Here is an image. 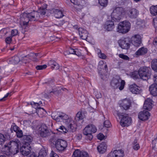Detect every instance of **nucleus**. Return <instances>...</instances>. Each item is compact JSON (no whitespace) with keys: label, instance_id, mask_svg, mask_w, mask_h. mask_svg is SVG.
Returning a JSON list of instances; mask_svg holds the SVG:
<instances>
[{"label":"nucleus","instance_id":"obj_26","mask_svg":"<svg viewBox=\"0 0 157 157\" xmlns=\"http://www.w3.org/2000/svg\"><path fill=\"white\" fill-rule=\"evenodd\" d=\"M150 93L153 96H157V83L152 84L149 88Z\"/></svg>","mask_w":157,"mask_h":157},{"label":"nucleus","instance_id":"obj_20","mask_svg":"<svg viewBox=\"0 0 157 157\" xmlns=\"http://www.w3.org/2000/svg\"><path fill=\"white\" fill-rule=\"evenodd\" d=\"M127 13L129 17L131 18H135L137 17L139 13V11L136 9H131L128 10Z\"/></svg>","mask_w":157,"mask_h":157},{"label":"nucleus","instance_id":"obj_10","mask_svg":"<svg viewBox=\"0 0 157 157\" xmlns=\"http://www.w3.org/2000/svg\"><path fill=\"white\" fill-rule=\"evenodd\" d=\"M72 123H73L74 122L71 121V123L68 126V130L64 126H61L57 128L56 130L62 133H66L68 131L70 132H74L76 130L75 125L74 124H73Z\"/></svg>","mask_w":157,"mask_h":157},{"label":"nucleus","instance_id":"obj_11","mask_svg":"<svg viewBox=\"0 0 157 157\" xmlns=\"http://www.w3.org/2000/svg\"><path fill=\"white\" fill-rule=\"evenodd\" d=\"M52 117L53 119L58 122L60 121L61 120L63 121L67 120L68 118V117L67 115L59 112H57V113H52Z\"/></svg>","mask_w":157,"mask_h":157},{"label":"nucleus","instance_id":"obj_54","mask_svg":"<svg viewBox=\"0 0 157 157\" xmlns=\"http://www.w3.org/2000/svg\"><path fill=\"white\" fill-rule=\"evenodd\" d=\"M13 130L16 132L17 131L20 129V128L16 125H14L13 127Z\"/></svg>","mask_w":157,"mask_h":157},{"label":"nucleus","instance_id":"obj_9","mask_svg":"<svg viewBox=\"0 0 157 157\" xmlns=\"http://www.w3.org/2000/svg\"><path fill=\"white\" fill-rule=\"evenodd\" d=\"M119 46L122 49H128L130 47L131 40L128 37H126L121 39L118 41Z\"/></svg>","mask_w":157,"mask_h":157},{"label":"nucleus","instance_id":"obj_16","mask_svg":"<svg viewBox=\"0 0 157 157\" xmlns=\"http://www.w3.org/2000/svg\"><path fill=\"white\" fill-rule=\"evenodd\" d=\"M72 157H90L88 153L86 151L76 150L73 152Z\"/></svg>","mask_w":157,"mask_h":157},{"label":"nucleus","instance_id":"obj_39","mask_svg":"<svg viewBox=\"0 0 157 157\" xmlns=\"http://www.w3.org/2000/svg\"><path fill=\"white\" fill-rule=\"evenodd\" d=\"M152 148L154 150L155 152L157 154V137L152 141Z\"/></svg>","mask_w":157,"mask_h":157},{"label":"nucleus","instance_id":"obj_19","mask_svg":"<svg viewBox=\"0 0 157 157\" xmlns=\"http://www.w3.org/2000/svg\"><path fill=\"white\" fill-rule=\"evenodd\" d=\"M104 28L107 31L113 30L115 28L114 22L111 20L107 21L104 25Z\"/></svg>","mask_w":157,"mask_h":157},{"label":"nucleus","instance_id":"obj_13","mask_svg":"<svg viewBox=\"0 0 157 157\" xmlns=\"http://www.w3.org/2000/svg\"><path fill=\"white\" fill-rule=\"evenodd\" d=\"M39 132L41 136L45 137L50 135L47 126L45 124H42L39 128Z\"/></svg>","mask_w":157,"mask_h":157},{"label":"nucleus","instance_id":"obj_5","mask_svg":"<svg viewBox=\"0 0 157 157\" xmlns=\"http://www.w3.org/2000/svg\"><path fill=\"white\" fill-rule=\"evenodd\" d=\"M124 9L121 7L115 8L111 14L112 20L115 21H119L121 18L122 15L125 14Z\"/></svg>","mask_w":157,"mask_h":157},{"label":"nucleus","instance_id":"obj_53","mask_svg":"<svg viewBox=\"0 0 157 157\" xmlns=\"http://www.w3.org/2000/svg\"><path fill=\"white\" fill-rule=\"evenodd\" d=\"M50 157H59L58 155L52 151L50 154Z\"/></svg>","mask_w":157,"mask_h":157},{"label":"nucleus","instance_id":"obj_59","mask_svg":"<svg viewBox=\"0 0 157 157\" xmlns=\"http://www.w3.org/2000/svg\"><path fill=\"white\" fill-rule=\"evenodd\" d=\"M153 80L154 82L156 83H157V75H154Z\"/></svg>","mask_w":157,"mask_h":157},{"label":"nucleus","instance_id":"obj_3","mask_svg":"<svg viewBox=\"0 0 157 157\" xmlns=\"http://www.w3.org/2000/svg\"><path fill=\"white\" fill-rule=\"evenodd\" d=\"M151 70L149 67H141L138 71V74L141 79L147 80L151 78Z\"/></svg>","mask_w":157,"mask_h":157},{"label":"nucleus","instance_id":"obj_17","mask_svg":"<svg viewBox=\"0 0 157 157\" xmlns=\"http://www.w3.org/2000/svg\"><path fill=\"white\" fill-rule=\"evenodd\" d=\"M124 152L121 150H115L111 152L108 155V157H123Z\"/></svg>","mask_w":157,"mask_h":157},{"label":"nucleus","instance_id":"obj_32","mask_svg":"<svg viewBox=\"0 0 157 157\" xmlns=\"http://www.w3.org/2000/svg\"><path fill=\"white\" fill-rule=\"evenodd\" d=\"M20 61V58L17 56H15L9 59V62L11 64H17Z\"/></svg>","mask_w":157,"mask_h":157},{"label":"nucleus","instance_id":"obj_48","mask_svg":"<svg viewBox=\"0 0 157 157\" xmlns=\"http://www.w3.org/2000/svg\"><path fill=\"white\" fill-rule=\"evenodd\" d=\"M104 125L106 127H109L111 125L110 123L108 120L105 121L104 122Z\"/></svg>","mask_w":157,"mask_h":157},{"label":"nucleus","instance_id":"obj_4","mask_svg":"<svg viewBox=\"0 0 157 157\" xmlns=\"http://www.w3.org/2000/svg\"><path fill=\"white\" fill-rule=\"evenodd\" d=\"M97 130L96 127L93 124H90L86 126L83 131V134L86 136V139L87 140H91L93 138L92 133H95Z\"/></svg>","mask_w":157,"mask_h":157},{"label":"nucleus","instance_id":"obj_49","mask_svg":"<svg viewBox=\"0 0 157 157\" xmlns=\"http://www.w3.org/2000/svg\"><path fill=\"white\" fill-rule=\"evenodd\" d=\"M13 37H12L11 36H8L7 37L6 39V43L7 44H10L12 41V38Z\"/></svg>","mask_w":157,"mask_h":157},{"label":"nucleus","instance_id":"obj_64","mask_svg":"<svg viewBox=\"0 0 157 157\" xmlns=\"http://www.w3.org/2000/svg\"><path fill=\"white\" fill-rule=\"evenodd\" d=\"M73 28L74 29H77L78 28V26L77 25H74L73 26Z\"/></svg>","mask_w":157,"mask_h":157},{"label":"nucleus","instance_id":"obj_51","mask_svg":"<svg viewBox=\"0 0 157 157\" xmlns=\"http://www.w3.org/2000/svg\"><path fill=\"white\" fill-rule=\"evenodd\" d=\"M104 136L103 134L99 133L97 136V138L98 140H101L104 138Z\"/></svg>","mask_w":157,"mask_h":157},{"label":"nucleus","instance_id":"obj_55","mask_svg":"<svg viewBox=\"0 0 157 157\" xmlns=\"http://www.w3.org/2000/svg\"><path fill=\"white\" fill-rule=\"evenodd\" d=\"M82 135L81 134H78L76 136V138L78 140H80L82 138Z\"/></svg>","mask_w":157,"mask_h":157},{"label":"nucleus","instance_id":"obj_58","mask_svg":"<svg viewBox=\"0 0 157 157\" xmlns=\"http://www.w3.org/2000/svg\"><path fill=\"white\" fill-rule=\"evenodd\" d=\"M153 44L155 46H157V37L155 38L153 40Z\"/></svg>","mask_w":157,"mask_h":157},{"label":"nucleus","instance_id":"obj_46","mask_svg":"<svg viewBox=\"0 0 157 157\" xmlns=\"http://www.w3.org/2000/svg\"><path fill=\"white\" fill-rule=\"evenodd\" d=\"M16 136L17 138H21L22 137H23V132L21 130H19L16 132Z\"/></svg>","mask_w":157,"mask_h":157},{"label":"nucleus","instance_id":"obj_14","mask_svg":"<svg viewBox=\"0 0 157 157\" xmlns=\"http://www.w3.org/2000/svg\"><path fill=\"white\" fill-rule=\"evenodd\" d=\"M20 151L22 155H27L29 154L31 151L30 145L23 144L22 146L21 145Z\"/></svg>","mask_w":157,"mask_h":157},{"label":"nucleus","instance_id":"obj_24","mask_svg":"<svg viewBox=\"0 0 157 157\" xmlns=\"http://www.w3.org/2000/svg\"><path fill=\"white\" fill-rule=\"evenodd\" d=\"M131 105V102L130 100L124 99L120 104V106L125 110L129 109Z\"/></svg>","mask_w":157,"mask_h":157},{"label":"nucleus","instance_id":"obj_21","mask_svg":"<svg viewBox=\"0 0 157 157\" xmlns=\"http://www.w3.org/2000/svg\"><path fill=\"white\" fill-rule=\"evenodd\" d=\"M150 115L149 113L146 110L141 111L139 113L138 118L142 121H145L147 120Z\"/></svg>","mask_w":157,"mask_h":157},{"label":"nucleus","instance_id":"obj_36","mask_svg":"<svg viewBox=\"0 0 157 157\" xmlns=\"http://www.w3.org/2000/svg\"><path fill=\"white\" fill-rule=\"evenodd\" d=\"M9 30V28H5L1 29L0 31V38L6 35L8 32Z\"/></svg>","mask_w":157,"mask_h":157},{"label":"nucleus","instance_id":"obj_61","mask_svg":"<svg viewBox=\"0 0 157 157\" xmlns=\"http://www.w3.org/2000/svg\"><path fill=\"white\" fill-rule=\"evenodd\" d=\"M37 155L34 153H32L29 156V157H37Z\"/></svg>","mask_w":157,"mask_h":157},{"label":"nucleus","instance_id":"obj_27","mask_svg":"<svg viewBox=\"0 0 157 157\" xmlns=\"http://www.w3.org/2000/svg\"><path fill=\"white\" fill-rule=\"evenodd\" d=\"M147 48L144 47L140 48L135 53V54L137 56H143L146 54L148 52Z\"/></svg>","mask_w":157,"mask_h":157},{"label":"nucleus","instance_id":"obj_50","mask_svg":"<svg viewBox=\"0 0 157 157\" xmlns=\"http://www.w3.org/2000/svg\"><path fill=\"white\" fill-rule=\"evenodd\" d=\"M154 26L155 28V30L157 31V17L153 19Z\"/></svg>","mask_w":157,"mask_h":157},{"label":"nucleus","instance_id":"obj_8","mask_svg":"<svg viewBox=\"0 0 157 157\" xmlns=\"http://www.w3.org/2000/svg\"><path fill=\"white\" fill-rule=\"evenodd\" d=\"M111 85L114 89H117L119 87V89L122 90L124 88L125 82L124 80H121L120 78H113L111 82Z\"/></svg>","mask_w":157,"mask_h":157},{"label":"nucleus","instance_id":"obj_37","mask_svg":"<svg viewBox=\"0 0 157 157\" xmlns=\"http://www.w3.org/2000/svg\"><path fill=\"white\" fill-rule=\"evenodd\" d=\"M151 67L154 71L157 72V59H155L152 60Z\"/></svg>","mask_w":157,"mask_h":157},{"label":"nucleus","instance_id":"obj_6","mask_svg":"<svg viewBox=\"0 0 157 157\" xmlns=\"http://www.w3.org/2000/svg\"><path fill=\"white\" fill-rule=\"evenodd\" d=\"M131 24L128 21H125L119 23L117 28V32L120 33H125L130 30Z\"/></svg>","mask_w":157,"mask_h":157},{"label":"nucleus","instance_id":"obj_43","mask_svg":"<svg viewBox=\"0 0 157 157\" xmlns=\"http://www.w3.org/2000/svg\"><path fill=\"white\" fill-rule=\"evenodd\" d=\"M99 4L103 7L106 6L108 4V0H98Z\"/></svg>","mask_w":157,"mask_h":157},{"label":"nucleus","instance_id":"obj_45","mask_svg":"<svg viewBox=\"0 0 157 157\" xmlns=\"http://www.w3.org/2000/svg\"><path fill=\"white\" fill-rule=\"evenodd\" d=\"M47 66L46 64H44L40 65H37L36 67V68L37 70H42L45 69L47 67Z\"/></svg>","mask_w":157,"mask_h":157},{"label":"nucleus","instance_id":"obj_56","mask_svg":"<svg viewBox=\"0 0 157 157\" xmlns=\"http://www.w3.org/2000/svg\"><path fill=\"white\" fill-rule=\"evenodd\" d=\"M138 72H134L132 74V75L135 78H137L138 77Z\"/></svg>","mask_w":157,"mask_h":157},{"label":"nucleus","instance_id":"obj_23","mask_svg":"<svg viewBox=\"0 0 157 157\" xmlns=\"http://www.w3.org/2000/svg\"><path fill=\"white\" fill-rule=\"evenodd\" d=\"M78 32L80 37L83 40H86L88 33L86 29L82 28H79L78 29Z\"/></svg>","mask_w":157,"mask_h":157},{"label":"nucleus","instance_id":"obj_60","mask_svg":"<svg viewBox=\"0 0 157 157\" xmlns=\"http://www.w3.org/2000/svg\"><path fill=\"white\" fill-rule=\"evenodd\" d=\"M71 2L74 5H76L78 4L77 0H70Z\"/></svg>","mask_w":157,"mask_h":157},{"label":"nucleus","instance_id":"obj_41","mask_svg":"<svg viewBox=\"0 0 157 157\" xmlns=\"http://www.w3.org/2000/svg\"><path fill=\"white\" fill-rule=\"evenodd\" d=\"M98 57L100 58L103 59H106L107 58L105 54L102 53L101 52V50L100 49H98Z\"/></svg>","mask_w":157,"mask_h":157},{"label":"nucleus","instance_id":"obj_42","mask_svg":"<svg viewBox=\"0 0 157 157\" xmlns=\"http://www.w3.org/2000/svg\"><path fill=\"white\" fill-rule=\"evenodd\" d=\"M18 31L17 29H12L11 31V36L13 37L16 36L18 35Z\"/></svg>","mask_w":157,"mask_h":157},{"label":"nucleus","instance_id":"obj_31","mask_svg":"<svg viewBox=\"0 0 157 157\" xmlns=\"http://www.w3.org/2000/svg\"><path fill=\"white\" fill-rule=\"evenodd\" d=\"M69 54L75 55L78 56L81 55V53L78 50L76 49H73L71 47L69 48L67 50Z\"/></svg>","mask_w":157,"mask_h":157},{"label":"nucleus","instance_id":"obj_47","mask_svg":"<svg viewBox=\"0 0 157 157\" xmlns=\"http://www.w3.org/2000/svg\"><path fill=\"white\" fill-rule=\"evenodd\" d=\"M119 56L120 58L125 60H129L130 59L127 56L124 55L123 54H120Z\"/></svg>","mask_w":157,"mask_h":157},{"label":"nucleus","instance_id":"obj_44","mask_svg":"<svg viewBox=\"0 0 157 157\" xmlns=\"http://www.w3.org/2000/svg\"><path fill=\"white\" fill-rule=\"evenodd\" d=\"M6 140V138L4 136L0 133V144H2L4 143Z\"/></svg>","mask_w":157,"mask_h":157},{"label":"nucleus","instance_id":"obj_29","mask_svg":"<svg viewBox=\"0 0 157 157\" xmlns=\"http://www.w3.org/2000/svg\"><path fill=\"white\" fill-rule=\"evenodd\" d=\"M48 65L52 69H58L59 68L58 64L54 60H50L48 63Z\"/></svg>","mask_w":157,"mask_h":157},{"label":"nucleus","instance_id":"obj_33","mask_svg":"<svg viewBox=\"0 0 157 157\" xmlns=\"http://www.w3.org/2000/svg\"><path fill=\"white\" fill-rule=\"evenodd\" d=\"M53 12L54 16L56 18H60L64 16L63 12L60 10L55 9Z\"/></svg>","mask_w":157,"mask_h":157},{"label":"nucleus","instance_id":"obj_35","mask_svg":"<svg viewBox=\"0 0 157 157\" xmlns=\"http://www.w3.org/2000/svg\"><path fill=\"white\" fill-rule=\"evenodd\" d=\"M83 119V116L81 112H78L76 114L75 119L76 122L80 120Z\"/></svg>","mask_w":157,"mask_h":157},{"label":"nucleus","instance_id":"obj_52","mask_svg":"<svg viewBox=\"0 0 157 157\" xmlns=\"http://www.w3.org/2000/svg\"><path fill=\"white\" fill-rule=\"evenodd\" d=\"M31 105L35 109H36L39 105L38 103L34 102L33 101L31 102Z\"/></svg>","mask_w":157,"mask_h":157},{"label":"nucleus","instance_id":"obj_15","mask_svg":"<svg viewBox=\"0 0 157 157\" xmlns=\"http://www.w3.org/2000/svg\"><path fill=\"white\" fill-rule=\"evenodd\" d=\"M130 40L132 43L136 47L139 46L141 43V37L139 35H134Z\"/></svg>","mask_w":157,"mask_h":157},{"label":"nucleus","instance_id":"obj_18","mask_svg":"<svg viewBox=\"0 0 157 157\" xmlns=\"http://www.w3.org/2000/svg\"><path fill=\"white\" fill-rule=\"evenodd\" d=\"M129 89L131 92L134 94H139L142 91L141 88L135 83L129 86Z\"/></svg>","mask_w":157,"mask_h":157},{"label":"nucleus","instance_id":"obj_40","mask_svg":"<svg viewBox=\"0 0 157 157\" xmlns=\"http://www.w3.org/2000/svg\"><path fill=\"white\" fill-rule=\"evenodd\" d=\"M47 152V151L45 150H41L39 152L37 157H46Z\"/></svg>","mask_w":157,"mask_h":157},{"label":"nucleus","instance_id":"obj_38","mask_svg":"<svg viewBox=\"0 0 157 157\" xmlns=\"http://www.w3.org/2000/svg\"><path fill=\"white\" fill-rule=\"evenodd\" d=\"M132 147L135 150L137 151L140 149V147L137 140L135 139L132 143Z\"/></svg>","mask_w":157,"mask_h":157},{"label":"nucleus","instance_id":"obj_7","mask_svg":"<svg viewBox=\"0 0 157 157\" xmlns=\"http://www.w3.org/2000/svg\"><path fill=\"white\" fill-rule=\"evenodd\" d=\"M117 116L119 118H121L120 124L123 127L128 126L131 123V119L127 114L117 113Z\"/></svg>","mask_w":157,"mask_h":157},{"label":"nucleus","instance_id":"obj_34","mask_svg":"<svg viewBox=\"0 0 157 157\" xmlns=\"http://www.w3.org/2000/svg\"><path fill=\"white\" fill-rule=\"evenodd\" d=\"M150 11L151 14L153 16L157 15V5L152 6L150 8Z\"/></svg>","mask_w":157,"mask_h":157},{"label":"nucleus","instance_id":"obj_30","mask_svg":"<svg viewBox=\"0 0 157 157\" xmlns=\"http://www.w3.org/2000/svg\"><path fill=\"white\" fill-rule=\"evenodd\" d=\"M46 9L43 7H40L38 11H33V12H36L38 13L39 17L38 18V20L39 18H42L43 16L46 13Z\"/></svg>","mask_w":157,"mask_h":157},{"label":"nucleus","instance_id":"obj_1","mask_svg":"<svg viewBox=\"0 0 157 157\" xmlns=\"http://www.w3.org/2000/svg\"><path fill=\"white\" fill-rule=\"evenodd\" d=\"M21 144V142L18 140L16 141H10L7 145H5L3 151L6 155H14L19 152Z\"/></svg>","mask_w":157,"mask_h":157},{"label":"nucleus","instance_id":"obj_12","mask_svg":"<svg viewBox=\"0 0 157 157\" xmlns=\"http://www.w3.org/2000/svg\"><path fill=\"white\" fill-rule=\"evenodd\" d=\"M56 147L59 151H64L67 146L66 141L61 139H58L56 142Z\"/></svg>","mask_w":157,"mask_h":157},{"label":"nucleus","instance_id":"obj_2","mask_svg":"<svg viewBox=\"0 0 157 157\" xmlns=\"http://www.w3.org/2000/svg\"><path fill=\"white\" fill-rule=\"evenodd\" d=\"M39 17L38 13L36 12H32L28 13H24L21 17L20 25L22 27L26 26L28 25L29 21H35L38 20Z\"/></svg>","mask_w":157,"mask_h":157},{"label":"nucleus","instance_id":"obj_57","mask_svg":"<svg viewBox=\"0 0 157 157\" xmlns=\"http://www.w3.org/2000/svg\"><path fill=\"white\" fill-rule=\"evenodd\" d=\"M9 94V93H8L7 94L2 98L0 99V101H3L5 100V98H7Z\"/></svg>","mask_w":157,"mask_h":157},{"label":"nucleus","instance_id":"obj_28","mask_svg":"<svg viewBox=\"0 0 157 157\" xmlns=\"http://www.w3.org/2000/svg\"><path fill=\"white\" fill-rule=\"evenodd\" d=\"M22 139L24 144H26L27 145H30V143L33 140V137L29 135H24Z\"/></svg>","mask_w":157,"mask_h":157},{"label":"nucleus","instance_id":"obj_22","mask_svg":"<svg viewBox=\"0 0 157 157\" xmlns=\"http://www.w3.org/2000/svg\"><path fill=\"white\" fill-rule=\"evenodd\" d=\"M152 101L149 98L146 99L144 102L143 108L144 109L150 111L152 107Z\"/></svg>","mask_w":157,"mask_h":157},{"label":"nucleus","instance_id":"obj_25","mask_svg":"<svg viewBox=\"0 0 157 157\" xmlns=\"http://www.w3.org/2000/svg\"><path fill=\"white\" fill-rule=\"evenodd\" d=\"M107 145L106 143L102 142L97 147V150L98 152L101 154L104 153L106 151Z\"/></svg>","mask_w":157,"mask_h":157},{"label":"nucleus","instance_id":"obj_63","mask_svg":"<svg viewBox=\"0 0 157 157\" xmlns=\"http://www.w3.org/2000/svg\"><path fill=\"white\" fill-rule=\"evenodd\" d=\"M39 53H34V54H33V56L34 57L38 56L39 58H40L41 57V56H39Z\"/></svg>","mask_w":157,"mask_h":157},{"label":"nucleus","instance_id":"obj_62","mask_svg":"<svg viewBox=\"0 0 157 157\" xmlns=\"http://www.w3.org/2000/svg\"><path fill=\"white\" fill-rule=\"evenodd\" d=\"M64 23V21L62 20L61 21H60L58 25L59 26H61L63 25Z\"/></svg>","mask_w":157,"mask_h":157}]
</instances>
